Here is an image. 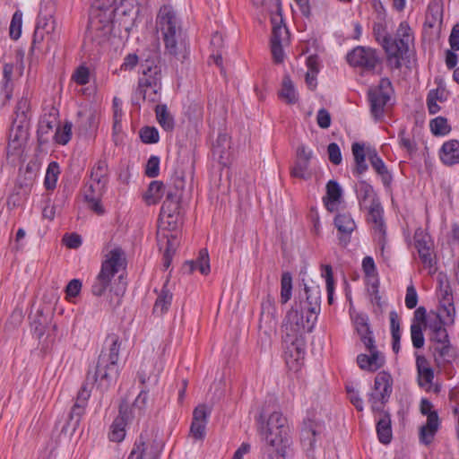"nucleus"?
<instances>
[{"label":"nucleus","instance_id":"8fccbe9b","mask_svg":"<svg viewBox=\"0 0 459 459\" xmlns=\"http://www.w3.org/2000/svg\"><path fill=\"white\" fill-rule=\"evenodd\" d=\"M160 90L161 85H160L159 88H154L149 85L140 87V84L138 83V87L135 91V96L143 98L144 100H147L150 102H157L160 100Z\"/></svg>","mask_w":459,"mask_h":459},{"label":"nucleus","instance_id":"9d476101","mask_svg":"<svg viewBox=\"0 0 459 459\" xmlns=\"http://www.w3.org/2000/svg\"><path fill=\"white\" fill-rule=\"evenodd\" d=\"M277 325V313L274 299L271 295L262 301L259 320V340L263 346L271 343L272 333Z\"/></svg>","mask_w":459,"mask_h":459},{"label":"nucleus","instance_id":"69168bd1","mask_svg":"<svg viewBox=\"0 0 459 459\" xmlns=\"http://www.w3.org/2000/svg\"><path fill=\"white\" fill-rule=\"evenodd\" d=\"M368 292L369 294L371 303L374 306H377L379 308V310H382V308H383V307L385 305V302L382 300V298H381V296L379 294L377 281L373 282L368 288Z\"/></svg>","mask_w":459,"mask_h":459},{"label":"nucleus","instance_id":"c9c22d12","mask_svg":"<svg viewBox=\"0 0 459 459\" xmlns=\"http://www.w3.org/2000/svg\"><path fill=\"white\" fill-rule=\"evenodd\" d=\"M126 416L122 408L119 411V416H117L110 426V431L108 437L113 442H121L126 436Z\"/></svg>","mask_w":459,"mask_h":459},{"label":"nucleus","instance_id":"e2e57ef3","mask_svg":"<svg viewBox=\"0 0 459 459\" xmlns=\"http://www.w3.org/2000/svg\"><path fill=\"white\" fill-rule=\"evenodd\" d=\"M439 297L440 302H450L453 301L452 290L449 285V282L446 279L439 278Z\"/></svg>","mask_w":459,"mask_h":459},{"label":"nucleus","instance_id":"f8f14e48","mask_svg":"<svg viewBox=\"0 0 459 459\" xmlns=\"http://www.w3.org/2000/svg\"><path fill=\"white\" fill-rule=\"evenodd\" d=\"M429 341L437 364L440 365L445 362H449L452 358V346L446 329L431 333Z\"/></svg>","mask_w":459,"mask_h":459},{"label":"nucleus","instance_id":"a18cd8bd","mask_svg":"<svg viewBox=\"0 0 459 459\" xmlns=\"http://www.w3.org/2000/svg\"><path fill=\"white\" fill-rule=\"evenodd\" d=\"M390 317V329L393 339V351L395 353H398L400 351V341H401V332H400V322L399 316L395 310H392L389 313Z\"/></svg>","mask_w":459,"mask_h":459},{"label":"nucleus","instance_id":"79ce46f5","mask_svg":"<svg viewBox=\"0 0 459 459\" xmlns=\"http://www.w3.org/2000/svg\"><path fill=\"white\" fill-rule=\"evenodd\" d=\"M171 301L172 293L166 289V286H164L156 299L153 307V313L160 316L163 315L165 312L168 311L171 304Z\"/></svg>","mask_w":459,"mask_h":459},{"label":"nucleus","instance_id":"a19ab883","mask_svg":"<svg viewBox=\"0 0 459 459\" xmlns=\"http://www.w3.org/2000/svg\"><path fill=\"white\" fill-rule=\"evenodd\" d=\"M357 197L361 208H366L373 200H377L372 186L365 181L359 182L357 188Z\"/></svg>","mask_w":459,"mask_h":459},{"label":"nucleus","instance_id":"0eeeda50","mask_svg":"<svg viewBox=\"0 0 459 459\" xmlns=\"http://www.w3.org/2000/svg\"><path fill=\"white\" fill-rule=\"evenodd\" d=\"M163 370L161 360H156L152 365L144 364L138 373L141 384L143 385L138 396L135 398L132 410L143 411L148 401V386H155L159 382L160 374Z\"/></svg>","mask_w":459,"mask_h":459},{"label":"nucleus","instance_id":"37998d69","mask_svg":"<svg viewBox=\"0 0 459 459\" xmlns=\"http://www.w3.org/2000/svg\"><path fill=\"white\" fill-rule=\"evenodd\" d=\"M156 117L160 126L165 131H172L175 126L172 115L168 111L166 105H157L155 108Z\"/></svg>","mask_w":459,"mask_h":459},{"label":"nucleus","instance_id":"20e7f679","mask_svg":"<svg viewBox=\"0 0 459 459\" xmlns=\"http://www.w3.org/2000/svg\"><path fill=\"white\" fill-rule=\"evenodd\" d=\"M116 0H94L85 39L100 45L112 31L115 17L113 6Z\"/></svg>","mask_w":459,"mask_h":459},{"label":"nucleus","instance_id":"4be33fe9","mask_svg":"<svg viewBox=\"0 0 459 459\" xmlns=\"http://www.w3.org/2000/svg\"><path fill=\"white\" fill-rule=\"evenodd\" d=\"M439 158L446 166H454L459 164V141L452 139L443 143Z\"/></svg>","mask_w":459,"mask_h":459},{"label":"nucleus","instance_id":"b1692460","mask_svg":"<svg viewBox=\"0 0 459 459\" xmlns=\"http://www.w3.org/2000/svg\"><path fill=\"white\" fill-rule=\"evenodd\" d=\"M159 451L153 445L143 441L142 437L135 442L127 459H157Z\"/></svg>","mask_w":459,"mask_h":459},{"label":"nucleus","instance_id":"aec40b11","mask_svg":"<svg viewBox=\"0 0 459 459\" xmlns=\"http://www.w3.org/2000/svg\"><path fill=\"white\" fill-rule=\"evenodd\" d=\"M138 83L140 87L149 85L159 88V86L161 85L160 67L154 65L153 62L146 60L145 63L142 65V76L139 78Z\"/></svg>","mask_w":459,"mask_h":459},{"label":"nucleus","instance_id":"c756f323","mask_svg":"<svg viewBox=\"0 0 459 459\" xmlns=\"http://www.w3.org/2000/svg\"><path fill=\"white\" fill-rule=\"evenodd\" d=\"M368 160L370 161L372 168L380 176L384 186L389 187L392 183L393 178L390 172L388 171L383 160L377 155L376 151L370 152L368 153Z\"/></svg>","mask_w":459,"mask_h":459},{"label":"nucleus","instance_id":"2eb2a0df","mask_svg":"<svg viewBox=\"0 0 459 459\" xmlns=\"http://www.w3.org/2000/svg\"><path fill=\"white\" fill-rule=\"evenodd\" d=\"M325 430L324 423L316 419L307 418L304 420L300 433L301 444L307 452L313 451L317 438Z\"/></svg>","mask_w":459,"mask_h":459},{"label":"nucleus","instance_id":"c03bdc74","mask_svg":"<svg viewBox=\"0 0 459 459\" xmlns=\"http://www.w3.org/2000/svg\"><path fill=\"white\" fill-rule=\"evenodd\" d=\"M164 192L165 186L161 181H152L144 195V198L149 204H154L161 199Z\"/></svg>","mask_w":459,"mask_h":459},{"label":"nucleus","instance_id":"0e129e2a","mask_svg":"<svg viewBox=\"0 0 459 459\" xmlns=\"http://www.w3.org/2000/svg\"><path fill=\"white\" fill-rule=\"evenodd\" d=\"M160 173V158L152 155L149 158L146 168L145 175L149 178H156Z\"/></svg>","mask_w":459,"mask_h":459},{"label":"nucleus","instance_id":"412c9836","mask_svg":"<svg viewBox=\"0 0 459 459\" xmlns=\"http://www.w3.org/2000/svg\"><path fill=\"white\" fill-rule=\"evenodd\" d=\"M115 17L121 20L125 24L132 25L139 12L136 0H122L116 8L113 7Z\"/></svg>","mask_w":459,"mask_h":459},{"label":"nucleus","instance_id":"ea45409f","mask_svg":"<svg viewBox=\"0 0 459 459\" xmlns=\"http://www.w3.org/2000/svg\"><path fill=\"white\" fill-rule=\"evenodd\" d=\"M307 309L312 314L320 312L321 295L318 286L307 287L305 285Z\"/></svg>","mask_w":459,"mask_h":459},{"label":"nucleus","instance_id":"58836bf2","mask_svg":"<svg viewBox=\"0 0 459 459\" xmlns=\"http://www.w3.org/2000/svg\"><path fill=\"white\" fill-rule=\"evenodd\" d=\"M279 97L288 104H295L299 100L295 86L288 74L282 79Z\"/></svg>","mask_w":459,"mask_h":459},{"label":"nucleus","instance_id":"dca6fc26","mask_svg":"<svg viewBox=\"0 0 459 459\" xmlns=\"http://www.w3.org/2000/svg\"><path fill=\"white\" fill-rule=\"evenodd\" d=\"M106 191V186L100 184H95L90 179L83 188V198L89 209L101 215L105 210L101 204V198Z\"/></svg>","mask_w":459,"mask_h":459},{"label":"nucleus","instance_id":"6e6d98bb","mask_svg":"<svg viewBox=\"0 0 459 459\" xmlns=\"http://www.w3.org/2000/svg\"><path fill=\"white\" fill-rule=\"evenodd\" d=\"M436 314L439 316L441 318H443L445 321H446L448 324H453L455 316V308L453 301L447 303L440 302L438 312Z\"/></svg>","mask_w":459,"mask_h":459},{"label":"nucleus","instance_id":"a211bd4d","mask_svg":"<svg viewBox=\"0 0 459 459\" xmlns=\"http://www.w3.org/2000/svg\"><path fill=\"white\" fill-rule=\"evenodd\" d=\"M414 246L418 251L421 262L427 265L432 266V242L430 237L423 230L418 229L414 233Z\"/></svg>","mask_w":459,"mask_h":459},{"label":"nucleus","instance_id":"cd10ccee","mask_svg":"<svg viewBox=\"0 0 459 459\" xmlns=\"http://www.w3.org/2000/svg\"><path fill=\"white\" fill-rule=\"evenodd\" d=\"M427 417V423L420 428V439L425 445L432 442L439 427L438 415L436 411L429 413Z\"/></svg>","mask_w":459,"mask_h":459},{"label":"nucleus","instance_id":"bf43d9fd","mask_svg":"<svg viewBox=\"0 0 459 459\" xmlns=\"http://www.w3.org/2000/svg\"><path fill=\"white\" fill-rule=\"evenodd\" d=\"M449 325L446 321L437 316L436 313L430 315L425 323L427 328L429 329L430 333L446 329L445 325Z\"/></svg>","mask_w":459,"mask_h":459},{"label":"nucleus","instance_id":"680f3d73","mask_svg":"<svg viewBox=\"0 0 459 459\" xmlns=\"http://www.w3.org/2000/svg\"><path fill=\"white\" fill-rule=\"evenodd\" d=\"M140 137L144 143H156L159 142V132L155 127H143L140 132Z\"/></svg>","mask_w":459,"mask_h":459},{"label":"nucleus","instance_id":"09e8293b","mask_svg":"<svg viewBox=\"0 0 459 459\" xmlns=\"http://www.w3.org/2000/svg\"><path fill=\"white\" fill-rule=\"evenodd\" d=\"M79 116L81 118L78 124V127L82 134H86L96 130L98 121L94 113L91 112L85 115L79 113Z\"/></svg>","mask_w":459,"mask_h":459},{"label":"nucleus","instance_id":"4d7b16f0","mask_svg":"<svg viewBox=\"0 0 459 459\" xmlns=\"http://www.w3.org/2000/svg\"><path fill=\"white\" fill-rule=\"evenodd\" d=\"M411 338L414 348L420 349L424 346L425 339L420 324L412 322L411 325Z\"/></svg>","mask_w":459,"mask_h":459},{"label":"nucleus","instance_id":"13d9d810","mask_svg":"<svg viewBox=\"0 0 459 459\" xmlns=\"http://www.w3.org/2000/svg\"><path fill=\"white\" fill-rule=\"evenodd\" d=\"M322 276L325 279L326 281V290L328 294V301L330 304L333 303V269L330 264L322 265Z\"/></svg>","mask_w":459,"mask_h":459},{"label":"nucleus","instance_id":"393cba45","mask_svg":"<svg viewBox=\"0 0 459 459\" xmlns=\"http://www.w3.org/2000/svg\"><path fill=\"white\" fill-rule=\"evenodd\" d=\"M334 225L339 232L344 235L340 241L346 246L350 241V235L356 229L354 220L348 213H339L334 218Z\"/></svg>","mask_w":459,"mask_h":459},{"label":"nucleus","instance_id":"864d4df0","mask_svg":"<svg viewBox=\"0 0 459 459\" xmlns=\"http://www.w3.org/2000/svg\"><path fill=\"white\" fill-rule=\"evenodd\" d=\"M430 130L434 135H446L451 127L447 123V119L443 117H437L430 121Z\"/></svg>","mask_w":459,"mask_h":459},{"label":"nucleus","instance_id":"774afa93","mask_svg":"<svg viewBox=\"0 0 459 459\" xmlns=\"http://www.w3.org/2000/svg\"><path fill=\"white\" fill-rule=\"evenodd\" d=\"M327 153L329 160L334 164L339 165L342 163V152L339 145L336 143H331L327 147Z\"/></svg>","mask_w":459,"mask_h":459},{"label":"nucleus","instance_id":"473e14b6","mask_svg":"<svg viewBox=\"0 0 459 459\" xmlns=\"http://www.w3.org/2000/svg\"><path fill=\"white\" fill-rule=\"evenodd\" d=\"M108 166L105 160H98L91 169L90 179L95 184L103 185L107 187L108 182Z\"/></svg>","mask_w":459,"mask_h":459},{"label":"nucleus","instance_id":"f03ea898","mask_svg":"<svg viewBox=\"0 0 459 459\" xmlns=\"http://www.w3.org/2000/svg\"><path fill=\"white\" fill-rule=\"evenodd\" d=\"M156 23L162 34L167 53L178 59L185 58L186 43L183 37L180 22L170 5L160 7Z\"/></svg>","mask_w":459,"mask_h":459},{"label":"nucleus","instance_id":"6ab92c4d","mask_svg":"<svg viewBox=\"0 0 459 459\" xmlns=\"http://www.w3.org/2000/svg\"><path fill=\"white\" fill-rule=\"evenodd\" d=\"M56 28V22L51 12H46L44 13L42 10H40L36 28L39 30L43 31L47 34V48L49 49L52 45H54L58 37L56 36L55 30Z\"/></svg>","mask_w":459,"mask_h":459},{"label":"nucleus","instance_id":"4c0bfd02","mask_svg":"<svg viewBox=\"0 0 459 459\" xmlns=\"http://www.w3.org/2000/svg\"><path fill=\"white\" fill-rule=\"evenodd\" d=\"M56 125V118L55 116L48 115L39 120L38 127V140L40 144L48 142V135L53 131Z\"/></svg>","mask_w":459,"mask_h":459},{"label":"nucleus","instance_id":"5fc2aeb1","mask_svg":"<svg viewBox=\"0 0 459 459\" xmlns=\"http://www.w3.org/2000/svg\"><path fill=\"white\" fill-rule=\"evenodd\" d=\"M22 13L21 11H16L11 21L10 24V37L13 39H18L22 34Z\"/></svg>","mask_w":459,"mask_h":459},{"label":"nucleus","instance_id":"6e6552de","mask_svg":"<svg viewBox=\"0 0 459 459\" xmlns=\"http://www.w3.org/2000/svg\"><path fill=\"white\" fill-rule=\"evenodd\" d=\"M394 92L392 82L387 78L380 80L379 84L368 90L370 113L376 120L381 119Z\"/></svg>","mask_w":459,"mask_h":459},{"label":"nucleus","instance_id":"423d86ee","mask_svg":"<svg viewBox=\"0 0 459 459\" xmlns=\"http://www.w3.org/2000/svg\"><path fill=\"white\" fill-rule=\"evenodd\" d=\"M123 255L124 252L120 247L113 248L107 255L106 259L102 263L100 272L91 286V292L94 296L100 297L105 293L111 279L123 265Z\"/></svg>","mask_w":459,"mask_h":459},{"label":"nucleus","instance_id":"4468645a","mask_svg":"<svg viewBox=\"0 0 459 459\" xmlns=\"http://www.w3.org/2000/svg\"><path fill=\"white\" fill-rule=\"evenodd\" d=\"M282 327L286 333L285 342H290L291 345H295L298 336L305 332L303 314L298 308L292 307L287 312Z\"/></svg>","mask_w":459,"mask_h":459},{"label":"nucleus","instance_id":"7ed1b4c3","mask_svg":"<svg viewBox=\"0 0 459 459\" xmlns=\"http://www.w3.org/2000/svg\"><path fill=\"white\" fill-rule=\"evenodd\" d=\"M108 351H102L99 356L98 363L93 374L88 373L87 381L97 384L101 391L107 390L116 380L118 369L117 359L121 342L117 334H109L107 337Z\"/></svg>","mask_w":459,"mask_h":459},{"label":"nucleus","instance_id":"052dcab7","mask_svg":"<svg viewBox=\"0 0 459 459\" xmlns=\"http://www.w3.org/2000/svg\"><path fill=\"white\" fill-rule=\"evenodd\" d=\"M72 80L79 85H85L90 82V70L85 65H80L72 75Z\"/></svg>","mask_w":459,"mask_h":459},{"label":"nucleus","instance_id":"de8ad7c7","mask_svg":"<svg viewBox=\"0 0 459 459\" xmlns=\"http://www.w3.org/2000/svg\"><path fill=\"white\" fill-rule=\"evenodd\" d=\"M292 296V276L289 272H284L281 279L280 302L286 304Z\"/></svg>","mask_w":459,"mask_h":459},{"label":"nucleus","instance_id":"72a5a7b5","mask_svg":"<svg viewBox=\"0 0 459 459\" xmlns=\"http://www.w3.org/2000/svg\"><path fill=\"white\" fill-rule=\"evenodd\" d=\"M365 209L368 212L369 220L375 224V231L384 235L383 209L378 200H373Z\"/></svg>","mask_w":459,"mask_h":459},{"label":"nucleus","instance_id":"a878e982","mask_svg":"<svg viewBox=\"0 0 459 459\" xmlns=\"http://www.w3.org/2000/svg\"><path fill=\"white\" fill-rule=\"evenodd\" d=\"M355 328L366 349H372V346H376L373 333L370 330L367 316L362 315L358 316L355 319Z\"/></svg>","mask_w":459,"mask_h":459},{"label":"nucleus","instance_id":"603ef678","mask_svg":"<svg viewBox=\"0 0 459 459\" xmlns=\"http://www.w3.org/2000/svg\"><path fill=\"white\" fill-rule=\"evenodd\" d=\"M72 123L68 121H66L62 127H56V133L54 134L55 141L61 145H65L68 143L72 136Z\"/></svg>","mask_w":459,"mask_h":459},{"label":"nucleus","instance_id":"3c124183","mask_svg":"<svg viewBox=\"0 0 459 459\" xmlns=\"http://www.w3.org/2000/svg\"><path fill=\"white\" fill-rule=\"evenodd\" d=\"M60 173L59 166L57 162L52 161L48 164L47 169L44 185L47 189L52 190L56 187L58 175Z\"/></svg>","mask_w":459,"mask_h":459},{"label":"nucleus","instance_id":"1a4fd4ad","mask_svg":"<svg viewBox=\"0 0 459 459\" xmlns=\"http://www.w3.org/2000/svg\"><path fill=\"white\" fill-rule=\"evenodd\" d=\"M393 392V377L385 372L377 374L374 380V388L368 394V403L372 411H383L385 403L389 401Z\"/></svg>","mask_w":459,"mask_h":459},{"label":"nucleus","instance_id":"ddd939ff","mask_svg":"<svg viewBox=\"0 0 459 459\" xmlns=\"http://www.w3.org/2000/svg\"><path fill=\"white\" fill-rule=\"evenodd\" d=\"M347 61L352 66H359L366 71H373L379 63L375 49L357 47L347 55Z\"/></svg>","mask_w":459,"mask_h":459},{"label":"nucleus","instance_id":"f257e3e1","mask_svg":"<svg viewBox=\"0 0 459 459\" xmlns=\"http://www.w3.org/2000/svg\"><path fill=\"white\" fill-rule=\"evenodd\" d=\"M257 430L263 440L262 455L264 459H291L287 419L279 411L273 398L265 403L255 419Z\"/></svg>","mask_w":459,"mask_h":459},{"label":"nucleus","instance_id":"49530a36","mask_svg":"<svg viewBox=\"0 0 459 459\" xmlns=\"http://www.w3.org/2000/svg\"><path fill=\"white\" fill-rule=\"evenodd\" d=\"M352 154L355 160V171L358 174H362L368 169L366 163V157L364 152V146L359 143H354L351 146Z\"/></svg>","mask_w":459,"mask_h":459},{"label":"nucleus","instance_id":"7c9ffc66","mask_svg":"<svg viewBox=\"0 0 459 459\" xmlns=\"http://www.w3.org/2000/svg\"><path fill=\"white\" fill-rule=\"evenodd\" d=\"M416 367L418 371L419 385L420 386H425L431 384L434 378V371L429 367V361L424 356H417Z\"/></svg>","mask_w":459,"mask_h":459},{"label":"nucleus","instance_id":"39448f33","mask_svg":"<svg viewBox=\"0 0 459 459\" xmlns=\"http://www.w3.org/2000/svg\"><path fill=\"white\" fill-rule=\"evenodd\" d=\"M413 40L411 29L406 22H402L395 36L384 35L381 46L387 56V63L391 68L399 69L402 60L409 50L410 43Z\"/></svg>","mask_w":459,"mask_h":459},{"label":"nucleus","instance_id":"f3484780","mask_svg":"<svg viewBox=\"0 0 459 459\" xmlns=\"http://www.w3.org/2000/svg\"><path fill=\"white\" fill-rule=\"evenodd\" d=\"M30 109V102L26 97H22L15 107V118L13 122V126L11 129L10 137L13 139V141H18L19 135L18 132L25 133L24 131V124L28 119V112Z\"/></svg>","mask_w":459,"mask_h":459},{"label":"nucleus","instance_id":"5701e85b","mask_svg":"<svg viewBox=\"0 0 459 459\" xmlns=\"http://www.w3.org/2000/svg\"><path fill=\"white\" fill-rule=\"evenodd\" d=\"M370 355L359 354L357 357L358 365L361 369L367 370H377L382 367L384 359L377 351L376 346H372V349H367Z\"/></svg>","mask_w":459,"mask_h":459},{"label":"nucleus","instance_id":"9b49d317","mask_svg":"<svg viewBox=\"0 0 459 459\" xmlns=\"http://www.w3.org/2000/svg\"><path fill=\"white\" fill-rule=\"evenodd\" d=\"M91 396V391L86 385L82 386L76 396L74 404L73 405L66 423L63 426L61 431L67 434H74L79 427L81 418L84 413L85 407Z\"/></svg>","mask_w":459,"mask_h":459},{"label":"nucleus","instance_id":"338daca9","mask_svg":"<svg viewBox=\"0 0 459 459\" xmlns=\"http://www.w3.org/2000/svg\"><path fill=\"white\" fill-rule=\"evenodd\" d=\"M180 203L164 201L161 206L160 213L163 216L173 218L179 213Z\"/></svg>","mask_w":459,"mask_h":459},{"label":"nucleus","instance_id":"2f4dec72","mask_svg":"<svg viewBox=\"0 0 459 459\" xmlns=\"http://www.w3.org/2000/svg\"><path fill=\"white\" fill-rule=\"evenodd\" d=\"M184 269L188 273L198 270L202 274H208L210 273V261L207 250L202 249L196 260L186 262Z\"/></svg>","mask_w":459,"mask_h":459},{"label":"nucleus","instance_id":"bb28decb","mask_svg":"<svg viewBox=\"0 0 459 459\" xmlns=\"http://www.w3.org/2000/svg\"><path fill=\"white\" fill-rule=\"evenodd\" d=\"M377 412L380 414V418L377 423V437L382 444L387 445L391 442L393 437L391 416L390 413L385 410Z\"/></svg>","mask_w":459,"mask_h":459},{"label":"nucleus","instance_id":"f704fd0d","mask_svg":"<svg viewBox=\"0 0 459 459\" xmlns=\"http://www.w3.org/2000/svg\"><path fill=\"white\" fill-rule=\"evenodd\" d=\"M443 22V8L437 2H431L429 4L426 19L424 25L429 28H434L437 25L440 26Z\"/></svg>","mask_w":459,"mask_h":459},{"label":"nucleus","instance_id":"c85d7f7f","mask_svg":"<svg viewBox=\"0 0 459 459\" xmlns=\"http://www.w3.org/2000/svg\"><path fill=\"white\" fill-rule=\"evenodd\" d=\"M342 195L341 186L334 180H330L326 185V197L324 199L326 209L333 212L337 208Z\"/></svg>","mask_w":459,"mask_h":459},{"label":"nucleus","instance_id":"e433bc0d","mask_svg":"<svg viewBox=\"0 0 459 459\" xmlns=\"http://www.w3.org/2000/svg\"><path fill=\"white\" fill-rule=\"evenodd\" d=\"M447 99V93L442 87L430 90L427 96V107L429 114H437L440 110L437 101L444 102Z\"/></svg>","mask_w":459,"mask_h":459}]
</instances>
